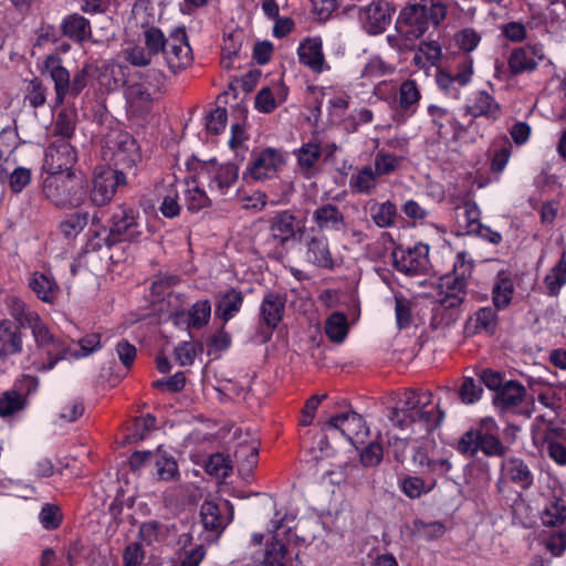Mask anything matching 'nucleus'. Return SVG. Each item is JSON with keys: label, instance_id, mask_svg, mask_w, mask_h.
I'll return each mask as SVG.
<instances>
[{"label": "nucleus", "instance_id": "9", "mask_svg": "<svg viewBox=\"0 0 566 566\" xmlns=\"http://www.w3.org/2000/svg\"><path fill=\"white\" fill-rule=\"evenodd\" d=\"M284 165L283 154L272 147L253 153L243 172V179L264 181L276 177Z\"/></svg>", "mask_w": 566, "mask_h": 566}, {"label": "nucleus", "instance_id": "50", "mask_svg": "<svg viewBox=\"0 0 566 566\" xmlns=\"http://www.w3.org/2000/svg\"><path fill=\"white\" fill-rule=\"evenodd\" d=\"M15 148L14 134L10 129L0 133V181L7 180L9 172L10 155Z\"/></svg>", "mask_w": 566, "mask_h": 566}, {"label": "nucleus", "instance_id": "3", "mask_svg": "<svg viewBox=\"0 0 566 566\" xmlns=\"http://www.w3.org/2000/svg\"><path fill=\"white\" fill-rule=\"evenodd\" d=\"M446 15L447 7L440 0H411L400 11L396 29L407 40H416L430 27L439 25Z\"/></svg>", "mask_w": 566, "mask_h": 566}, {"label": "nucleus", "instance_id": "44", "mask_svg": "<svg viewBox=\"0 0 566 566\" xmlns=\"http://www.w3.org/2000/svg\"><path fill=\"white\" fill-rule=\"evenodd\" d=\"M377 174L370 166H365L353 174L349 179V187L353 191L370 195L377 187Z\"/></svg>", "mask_w": 566, "mask_h": 566}, {"label": "nucleus", "instance_id": "31", "mask_svg": "<svg viewBox=\"0 0 566 566\" xmlns=\"http://www.w3.org/2000/svg\"><path fill=\"white\" fill-rule=\"evenodd\" d=\"M211 317V303L209 300H201L190 306L188 311H180L174 315L177 325H185L187 328L201 329Z\"/></svg>", "mask_w": 566, "mask_h": 566}, {"label": "nucleus", "instance_id": "61", "mask_svg": "<svg viewBox=\"0 0 566 566\" xmlns=\"http://www.w3.org/2000/svg\"><path fill=\"white\" fill-rule=\"evenodd\" d=\"M139 78L142 80L139 84H144V86L155 94L161 93L167 83L166 75L157 69L146 70L139 74Z\"/></svg>", "mask_w": 566, "mask_h": 566}, {"label": "nucleus", "instance_id": "46", "mask_svg": "<svg viewBox=\"0 0 566 566\" xmlns=\"http://www.w3.org/2000/svg\"><path fill=\"white\" fill-rule=\"evenodd\" d=\"M169 526L158 521H148L139 526L138 537L146 545L160 543L168 538Z\"/></svg>", "mask_w": 566, "mask_h": 566}, {"label": "nucleus", "instance_id": "55", "mask_svg": "<svg viewBox=\"0 0 566 566\" xmlns=\"http://www.w3.org/2000/svg\"><path fill=\"white\" fill-rule=\"evenodd\" d=\"M347 318L343 313L335 312L326 319L325 334L332 342H343L347 334Z\"/></svg>", "mask_w": 566, "mask_h": 566}, {"label": "nucleus", "instance_id": "53", "mask_svg": "<svg viewBox=\"0 0 566 566\" xmlns=\"http://www.w3.org/2000/svg\"><path fill=\"white\" fill-rule=\"evenodd\" d=\"M186 191V206L191 212H198L203 208L211 205V200L207 196L206 191L200 188L196 181L188 182Z\"/></svg>", "mask_w": 566, "mask_h": 566}, {"label": "nucleus", "instance_id": "26", "mask_svg": "<svg viewBox=\"0 0 566 566\" xmlns=\"http://www.w3.org/2000/svg\"><path fill=\"white\" fill-rule=\"evenodd\" d=\"M297 55L300 62L315 73L331 70L325 61L322 39L318 36L304 40L297 49Z\"/></svg>", "mask_w": 566, "mask_h": 566}, {"label": "nucleus", "instance_id": "60", "mask_svg": "<svg viewBox=\"0 0 566 566\" xmlns=\"http://www.w3.org/2000/svg\"><path fill=\"white\" fill-rule=\"evenodd\" d=\"M80 349H73L71 347V356L72 358H83L86 357L94 352L102 348L101 335L96 333H91L85 335L83 338L78 340Z\"/></svg>", "mask_w": 566, "mask_h": 566}, {"label": "nucleus", "instance_id": "52", "mask_svg": "<svg viewBox=\"0 0 566 566\" xmlns=\"http://www.w3.org/2000/svg\"><path fill=\"white\" fill-rule=\"evenodd\" d=\"M76 125V114L73 111H61L55 119L53 133L56 139H66L70 142L74 135Z\"/></svg>", "mask_w": 566, "mask_h": 566}, {"label": "nucleus", "instance_id": "58", "mask_svg": "<svg viewBox=\"0 0 566 566\" xmlns=\"http://www.w3.org/2000/svg\"><path fill=\"white\" fill-rule=\"evenodd\" d=\"M145 48L153 54L158 55L164 53L168 43V38H165L163 31L155 27H148L144 31Z\"/></svg>", "mask_w": 566, "mask_h": 566}, {"label": "nucleus", "instance_id": "20", "mask_svg": "<svg viewBox=\"0 0 566 566\" xmlns=\"http://www.w3.org/2000/svg\"><path fill=\"white\" fill-rule=\"evenodd\" d=\"M464 111L472 118L484 117L490 122H496L503 115L501 104L485 90L473 92L467 99Z\"/></svg>", "mask_w": 566, "mask_h": 566}, {"label": "nucleus", "instance_id": "51", "mask_svg": "<svg viewBox=\"0 0 566 566\" xmlns=\"http://www.w3.org/2000/svg\"><path fill=\"white\" fill-rule=\"evenodd\" d=\"M397 216V208L391 201L375 203L370 208V217L379 228H389L394 224Z\"/></svg>", "mask_w": 566, "mask_h": 566}, {"label": "nucleus", "instance_id": "37", "mask_svg": "<svg viewBox=\"0 0 566 566\" xmlns=\"http://www.w3.org/2000/svg\"><path fill=\"white\" fill-rule=\"evenodd\" d=\"M22 334L13 322L0 323V356L18 354L22 350Z\"/></svg>", "mask_w": 566, "mask_h": 566}, {"label": "nucleus", "instance_id": "16", "mask_svg": "<svg viewBox=\"0 0 566 566\" xmlns=\"http://www.w3.org/2000/svg\"><path fill=\"white\" fill-rule=\"evenodd\" d=\"M412 462L420 469L424 478L434 480V486H437L438 480L444 478L452 469L448 453H429L422 448L415 451Z\"/></svg>", "mask_w": 566, "mask_h": 566}, {"label": "nucleus", "instance_id": "10", "mask_svg": "<svg viewBox=\"0 0 566 566\" xmlns=\"http://www.w3.org/2000/svg\"><path fill=\"white\" fill-rule=\"evenodd\" d=\"M535 481L534 471L526 460L521 457H505L500 464L496 488L502 491L504 486L513 484L523 491L530 490Z\"/></svg>", "mask_w": 566, "mask_h": 566}, {"label": "nucleus", "instance_id": "30", "mask_svg": "<svg viewBox=\"0 0 566 566\" xmlns=\"http://www.w3.org/2000/svg\"><path fill=\"white\" fill-rule=\"evenodd\" d=\"M539 518L547 527L560 526L566 522V501L562 491H553L546 496Z\"/></svg>", "mask_w": 566, "mask_h": 566}, {"label": "nucleus", "instance_id": "27", "mask_svg": "<svg viewBox=\"0 0 566 566\" xmlns=\"http://www.w3.org/2000/svg\"><path fill=\"white\" fill-rule=\"evenodd\" d=\"M468 281L462 277L444 275L440 281V305L447 310L459 307L467 297Z\"/></svg>", "mask_w": 566, "mask_h": 566}, {"label": "nucleus", "instance_id": "54", "mask_svg": "<svg viewBox=\"0 0 566 566\" xmlns=\"http://www.w3.org/2000/svg\"><path fill=\"white\" fill-rule=\"evenodd\" d=\"M436 83L439 90L448 97L458 99L461 95V88L465 85H460L455 74L446 70H438L436 74Z\"/></svg>", "mask_w": 566, "mask_h": 566}, {"label": "nucleus", "instance_id": "42", "mask_svg": "<svg viewBox=\"0 0 566 566\" xmlns=\"http://www.w3.org/2000/svg\"><path fill=\"white\" fill-rule=\"evenodd\" d=\"M29 286L45 303H53L57 296V284L43 273H33Z\"/></svg>", "mask_w": 566, "mask_h": 566}, {"label": "nucleus", "instance_id": "57", "mask_svg": "<svg viewBox=\"0 0 566 566\" xmlns=\"http://www.w3.org/2000/svg\"><path fill=\"white\" fill-rule=\"evenodd\" d=\"M446 532V527L441 522H424L416 520L413 522V533L420 538L432 541L440 538Z\"/></svg>", "mask_w": 566, "mask_h": 566}, {"label": "nucleus", "instance_id": "43", "mask_svg": "<svg viewBox=\"0 0 566 566\" xmlns=\"http://www.w3.org/2000/svg\"><path fill=\"white\" fill-rule=\"evenodd\" d=\"M154 95L144 84H133L126 90V98L130 107L138 113L148 112L154 101Z\"/></svg>", "mask_w": 566, "mask_h": 566}, {"label": "nucleus", "instance_id": "24", "mask_svg": "<svg viewBox=\"0 0 566 566\" xmlns=\"http://www.w3.org/2000/svg\"><path fill=\"white\" fill-rule=\"evenodd\" d=\"M460 224L468 234H475L488 241L497 244L502 241V235L491 230L480 222L481 211L474 201H465L462 206Z\"/></svg>", "mask_w": 566, "mask_h": 566}, {"label": "nucleus", "instance_id": "2", "mask_svg": "<svg viewBox=\"0 0 566 566\" xmlns=\"http://www.w3.org/2000/svg\"><path fill=\"white\" fill-rule=\"evenodd\" d=\"M266 222V229L260 232L259 245L266 258L281 262L289 254V244L303 237L306 221L285 209L276 211Z\"/></svg>", "mask_w": 566, "mask_h": 566}, {"label": "nucleus", "instance_id": "45", "mask_svg": "<svg viewBox=\"0 0 566 566\" xmlns=\"http://www.w3.org/2000/svg\"><path fill=\"white\" fill-rule=\"evenodd\" d=\"M434 488V480L424 476L409 475L401 481V491L409 499H419Z\"/></svg>", "mask_w": 566, "mask_h": 566}, {"label": "nucleus", "instance_id": "8", "mask_svg": "<svg viewBox=\"0 0 566 566\" xmlns=\"http://www.w3.org/2000/svg\"><path fill=\"white\" fill-rule=\"evenodd\" d=\"M118 170L133 169L142 159L137 142L126 132H115L106 139V153Z\"/></svg>", "mask_w": 566, "mask_h": 566}, {"label": "nucleus", "instance_id": "25", "mask_svg": "<svg viewBox=\"0 0 566 566\" xmlns=\"http://www.w3.org/2000/svg\"><path fill=\"white\" fill-rule=\"evenodd\" d=\"M516 274L509 269L497 271L491 287L492 304L497 311L511 305L515 293Z\"/></svg>", "mask_w": 566, "mask_h": 566}, {"label": "nucleus", "instance_id": "1", "mask_svg": "<svg viewBox=\"0 0 566 566\" xmlns=\"http://www.w3.org/2000/svg\"><path fill=\"white\" fill-rule=\"evenodd\" d=\"M389 419L395 427L422 436L441 423L443 412L432 403L431 391L407 390L392 408Z\"/></svg>", "mask_w": 566, "mask_h": 566}, {"label": "nucleus", "instance_id": "6", "mask_svg": "<svg viewBox=\"0 0 566 566\" xmlns=\"http://www.w3.org/2000/svg\"><path fill=\"white\" fill-rule=\"evenodd\" d=\"M35 349L28 356L30 366L40 373L49 371L63 359L72 358L71 346L54 336L46 324H42L32 333Z\"/></svg>", "mask_w": 566, "mask_h": 566}, {"label": "nucleus", "instance_id": "11", "mask_svg": "<svg viewBox=\"0 0 566 566\" xmlns=\"http://www.w3.org/2000/svg\"><path fill=\"white\" fill-rule=\"evenodd\" d=\"M126 184L124 171L108 167L95 169L90 191L91 201L98 207L107 205L114 197L117 188Z\"/></svg>", "mask_w": 566, "mask_h": 566}, {"label": "nucleus", "instance_id": "34", "mask_svg": "<svg viewBox=\"0 0 566 566\" xmlns=\"http://www.w3.org/2000/svg\"><path fill=\"white\" fill-rule=\"evenodd\" d=\"M312 219L322 231H340L345 227L344 213L333 203L318 207L313 212Z\"/></svg>", "mask_w": 566, "mask_h": 566}, {"label": "nucleus", "instance_id": "59", "mask_svg": "<svg viewBox=\"0 0 566 566\" xmlns=\"http://www.w3.org/2000/svg\"><path fill=\"white\" fill-rule=\"evenodd\" d=\"M395 67L386 63L379 56H373L368 60L360 72L361 77L373 78L394 73Z\"/></svg>", "mask_w": 566, "mask_h": 566}, {"label": "nucleus", "instance_id": "32", "mask_svg": "<svg viewBox=\"0 0 566 566\" xmlns=\"http://www.w3.org/2000/svg\"><path fill=\"white\" fill-rule=\"evenodd\" d=\"M244 301V294L241 290L230 287L218 294L214 315L227 324L241 311Z\"/></svg>", "mask_w": 566, "mask_h": 566}, {"label": "nucleus", "instance_id": "33", "mask_svg": "<svg viewBox=\"0 0 566 566\" xmlns=\"http://www.w3.org/2000/svg\"><path fill=\"white\" fill-rule=\"evenodd\" d=\"M285 296L279 293H266L260 306V316L263 324L274 329L283 318Z\"/></svg>", "mask_w": 566, "mask_h": 566}, {"label": "nucleus", "instance_id": "18", "mask_svg": "<svg viewBox=\"0 0 566 566\" xmlns=\"http://www.w3.org/2000/svg\"><path fill=\"white\" fill-rule=\"evenodd\" d=\"M430 123L441 138L458 140L464 136L467 128L457 119L448 108L430 104L427 107Z\"/></svg>", "mask_w": 566, "mask_h": 566}, {"label": "nucleus", "instance_id": "23", "mask_svg": "<svg viewBox=\"0 0 566 566\" xmlns=\"http://www.w3.org/2000/svg\"><path fill=\"white\" fill-rule=\"evenodd\" d=\"M392 10L387 1H375L359 9L358 19L370 34L382 33L390 23Z\"/></svg>", "mask_w": 566, "mask_h": 566}, {"label": "nucleus", "instance_id": "19", "mask_svg": "<svg viewBox=\"0 0 566 566\" xmlns=\"http://www.w3.org/2000/svg\"><path fill=\"white\" fill-rule=\"evenodd\" d=\"M428 249L426 245L415 247L405 250L397 248L392 251L394 266L397 271L406 275H418L427 271L428 268Z\"/></svg>", "mask_w": 566, "mask_h": 566}, {"label": "nucleus", "instance_id": "38", "mask_svg": "<svg viewBox=\"0 0 566 566\" xmlns=\"http://www.w3.org/2000/svg\"><path fill=\"white\" fill-rule=\"evenodd\" d=\"M497 325V310L493 306L479 308L468 321L467 329L473 334H493Z\"/></svg>", "mask_w": 566, "mask_h": 566}, {"label": "nucleus", "instance_id": "15", "mask_svg": "<svg viewBox=\"0 0 566 566\" xmlns=\"http://www.w3.org/2000/svg\"><path fill=\"white\" fill-rule=\"evenodd\" d=\"M422 94L418 82L413 78H407L399 85L396 96V108L392 120L397 125L405 124L418 111Z\"/></svg>", "mask_w": 566, "mask_h": 566}, {"label": "nucleus", "instance_id": "12", "mask_svg": "<svg viewBox=\"0 0 566 566\" xmlns=\"http://www.w3.org/2000/svg\"><path fill=\"white\" fill-rule=\"evenodd\" d=\"M304 261L317 269L334 271L339 266L338 259L332 252L329 241L323 233H312L303 241Z\"/></svg>", "mask_w": 566, "mask_h": 566}, {"label": "nucleus", "instance_id": "62", "mask_svg": "<svg viewBox=\"0 0 566 566\" xmlns=\"http://www.w3.org/2000/svg\"><path fill=\"white\" fill-rule=\"evenodd\" d=\"M454 41L457 46L468 54L478 48L481 42V35L474 29L465 28L455 34Z\"/></svg>", "mask_w": 566, "mask_h": 566}, {"label": "nucleus", "instance_id": "21", "mask_svg": "<svg viewBox=\"0 0 566 566\" xmlns=\"http://www.w3.org/2000/svg\"><path fill=\"white\" fill-rule=\"evenodd\" d=\"M326 426L338 430L353 444L363 443L369 432L363 417L354 411L333 416Z\"/></svg>", "mask_w": 566, "mask_h": 566}, {"label": "nucleus", "instance_id": "39", "mask_svg": "<svg viewBox=\"0 0 566 566\" xmlns=\"http://www.w3.org/2000/svg\"><path fill=\"white\" fill-rule=\"evenodd\" d=\"M9 310L10 314L19 323L20 327L30 328L32 333L44 324L39 314L35 311L30 310L25 303L18 297H11L9 300Z\"/></svg>", "mask_w": 566, "mask_h": 566}, {"label": "nucleus", "instance_id": "49", "mask_svg": "<svg viewBox=\"0 0 566 566\" xmlns=\"http://www.w3.org/2000/svg\"><path fill=\"white\" fill-rule=\"evenodd\" d=\"M242 46L241 32H232L223 38L221 64L224 69L233 66L234 59L239 56Z\"/></svg>", "mask_w": 566, "mask_h": 566}, {"label": "nucleus", "instance_id": "4", "mask_svg": "<svg viewBox=\"0 0 566 566\" xmlns=\"http://www.w3.org/2000/svg\"><path fill=\"white\" fill-rule=\"evenodd\" d=\"M92 65L85 63L77 69L71 77L70 71L63 65V60L59 54H49L43 61V73L48 74L54 84L55 106L64 104L69 97H77L88 85Z\"/></svg>", "mask_w": 566, "mask_h": 566}, {"label": "nucleus", "instance_id": "22", "mask_svg": "<svg viewBox=\"0 0 566 566\" xmlns=\"http://www.w3.org/2000/svg\"><path fill=\"white\" fill-rule=\"evenodd\" d=\"M544 59L542 44L525 45L512 50L507 65L512 75H520L535 71Z\"/></svg>", "mask_w": 566, "mask_h": 566}, {"label": "nucleus", "instance_id": "5", "mask_svg": "<svg viewBox=\"0 0 566 566\" xmlns=\"http://www.w3.org/2000/svg\"><path fill=\"white\" fill-rule=\"evenodd\" d=\"M44 197L59 208L78 207L87 195V185L81 174L52 172L43 181Z\"/></svg>", "mask_w": 566, "mask_h": 566}, {"label": "nucleus", "instance_id": "29", "mask_svg": "<svg viewBox=\"0 0 566 566\" xmlns=\"http://www.w3.org/2000/svg\"><path fill=\"white\" fill-rule=\"evenodd\" d=\"M294 154L302 176L312 178L319 171L322 147L317 139L304 143Z\"/></svg>", "mask_w": 566, "mask_h": 566}, {"label": "nucleus", "instance_id": "36", "mask_svg": "<svg viewBox=\"0 0 566 566\" xmlns=\"http://www.w3.org/2000/svg\"><path fill=\"white\" fill-rule=\"evenodd\" d=\"M526 395L525 387L516 381L509 380L497 389L493 397V402L502 410H509L518 406Z\"/></svg>", "mask_w": 566, "mask_h": 566}, {"label": "nucleus", "instance_id": "47", "mask_svg": "<svg viewBox=\"0 0 566 566\" xmlns=\"http://www.w3.org/2000/svg\"><path fill=\"white\" fill-rule=\"evenodd\" d=\"M88 219L86 211L70 213L60 222L59 230L67 239L75 238L87 226Z\"/></svg>", "mask_w": 566, "mask_h": 566}, {"label": "nucleus", "instance_id": "14", "mask_svg": "<svg viewBox=\"0 0 566 566\" xmlns=\"http://www.w3.org/2000/svg\"><path fill=\"white\" fill-rule=\"evenodd\" d=\"M164 57L172 73L187 69L192 63V50L187 41L185 29L177 28L168 36Z\"/></svg>", "mask_w": 566, "mask_h": 566}, {"label": "nucleus", "instance_id": "41", "mask_svg": "<svg viewBox=\"0 0 566 566\" xmlns=\"http://www.w3.org/2000/svg\"><path fill=\"white\" fill-rule=\"evenodd\" d=\"M543 284L548 296L559 295L562 287L566 284V251H563L559 261L545 275Z\"/></svg>", "mask_w": 566, "mask_h": 566}, {"label": "nucleus", "instance_id": "40", "mask_svg": "<svg viewBox=\"0 0 566 566\" xmlns=\"http://www.w3.org/2000/svg\"><path fill=\"white\" fill-rule=\"evenodd\" d=\"M179 187H184V182L172 179L164 188L163 200L158 209L165 218L174 219L180 214Z\"/></svg>", "mask_w": 566, "mask_h": 566}, {"label": "nucleus", "instance_id": "17", "mask_svg": "<svg viewBox=\"0 0 566 566\" xmlns=\"http://www.w3.org/2000/svg\"><path fill=\"white\" fill-rule=\"evenodd\" d=\"M77 159L75 148L69 140L55 139L53 140L45 151L44 168L48 174L52 172H69Z\"/></svg>", "mask_w": 566, "mask_h": 566}, {"label": "nucleus", "instance_id": "63", "mask_svg": "<svg viewBox=\"0 0 566 566\" xmlns=\"http://www.w3.org/2000/svg\"><path fill=\"white\" fill-rule=\"evenodd\" d=\"M480 450L486 457H505L509 448L503 444L499 434L497 436H480Z\"/></svg>", "mask_w": 566, "mask_h": 566}, {"label": "nucleus", "instance_id": "35", "mask_svg": "<svg viewBox=\"0 0 566 566\" xmlns=\"http://www.w3.org/2000/svg\"><path fill=\"white\" fill-rule=\"evenodd\" d=\"M60 29L64 36L76 43H83L92 35L91 22L78 13L65 15Z\"/></svg>", "mask_w": 566, "mask_h": 566}, {"label": "nucleus", "instance_id": "48", "mask_svg": "<svg viewBox=\"0 0 566 566\" xmlns=\"http://www.w3.org/2000/svg\"><path fill=\"white\" fill-rule=\"evenodd\" d=\"M153 465L156 468V475L158 480L171 481L178 474V465L175 459L163 453L160 450L155 451Z\"/></svg>", "mask_w": 566, "mask_h": 566}, {"label": "nucleus", "instance_id": "64", "mask_svg": "<svg viewBox=\"0 0 566 566\" xmlns=\"http://www.w3.org/2000/svg\"><path fill=\"white\" fill-rule=\"evenodd\" d=\"M31 170L25 167H15L12 171L8 172L7 180L10 190L14 193H20L31 182Z\"/></svg>", "mask_w": 566, "mask_h": 566}, {"label": "nucleus", "instance_id": "56", "mask_svg": "<svg viewBox=\"0 0 566 566\" xmlns=\"http://www.w3.org/2000/svg\"><path fill=\"white\" fill-rule=\"evenodd\" d=\"M482 392L481 382L471 377H464L458 389L459 398L465 405L476 402L481 398Z\"/></svg>", "mask_w": 566, "mask_h": 566}, {"label": "nucleus", "instance_id": "13", "mask_svg": "<svg viewBox=\"0 0 566 566\" xmlns=\"http://www.w3.org/2000/svg\"><path fill=\"white\" fill-rule=\"evenodd\" d=\"M229 513L230 515L224 517L218 504L212 501H205L200 506L199 515L202 532L198 535V539L207 544L217 542L232 520L233 512L231 507H229Z\"/></svg>", "mask_w": 566, "mask_h": 566}, {"label": "nucleus", "instance_id": "7", "mask_svg": "<svg viewBox=\"0 0 566 566\" xmlns=\"http://www.w3.org/2000/svg\"><path fill=\"white\" fill-rule=\"evenodd\" d=\"M102 231L105 234L103 238L99 231L95 232V237L101 239V242L94 244L95 249H101L103 244L111 248L125 241H138L143 234L140 214L133 207L118 206L112 213L109 228H104Z\"/></svg>", "mask_w": 566, "mask_h": 566}, {"label": "nucleus", "instance_id": "28", "mask_svg": "<svg viewBox=\"0 0 566 566\" xmlns=\"http://www.w3.org/2000/svg\"><path fill=\"white\" fill-rule=\"evenodd\" d=\"M210 191H217L226 195L228 189L232 187L239 177V168L235 164L224 163L221 165L211 164L208 167Z\"/></svg>", "mask_w": 566, "mask_h": 566}]
</instances>
